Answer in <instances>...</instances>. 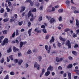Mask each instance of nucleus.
<instances>
[{"mask_svg":"<svg viewBox=\"0 0 79 79\" xmlns=\"http://www.w3.org/2000/svg\"><path fill=\"white\" fill-rule=\"evenodd\" d=\"M8 42H9V41L8 40V39H5L3 41L2 43H1L2 45V46L5 45L6 44H8Z\"/></svg>","mask_w":79,"mask_h":79,"instance_id":"f257e3e1","label":"nucleus"},{"mask_svg":"<svg viewBox=\"0 0 79 79\" xmlns=\"http://www.w3.org/2000/svg\"><path fill=\"white\" fill-rule=\"evenodd\" d=\"M65 45H67V46H68V47L69 48H71V42H70L69 40H67V41L66 42Z\"/></svg>","mask_w":79,"mask_h":79,"instance_id":"f03ea898","label":"nucleus"},{"mask_svg":"<svg viewBox=\"0 0 79 79\" xmlns=\"http://www.w3.org/2000/svg\"><path fill=\"white\" fill-rule=\"evenodd\" d=\"M27 43V42L26 41H24L23 42L22 41L20 42L19 45V47L20 48H22V47H23V46L24 45H26V44Z\"/></svg>","mask_w":79,"mask_h":79,"instance_id":"7ed1b4c3","label":"nucleus"},{"mask_svg":"<svg viewBox=\"0 0 79 79\" xmlns=\"http://www.w3.org/2000/svg\"><path fill=\"white\" fill-rule=\"evenodd\" d=\"M59 39L60 40H61V41H62L63 42H62V45H64V42L66 41L65 39L62 38L61 36H60L59 37Z\"/></svg>","mask_w":79,"mask_h":79,"instance_id":"20e7f679","label":"nucleus"},{"mask_svg":"<svg viewBox=\"0 0 79 79\" xmlns=\"http://www.w3.org/2000/svg\"><path fill=\"white\" fill-rule=\"evenodd\" d=\"M34 66L35 68H36L38 70L40 69V65L37 64V62L35 63Z\"/></svg>","mask_w":79,"mask_h":79,"instance_id":"39448f33","label":"nucleus"},{"mask_svg":"<svg viewBox=\"0 0 79 79\" xmlns=\"http://www.w3.org/2000/svg\"><path fill=\"white\" fill-rule=\"evenodd\" d=\"M62 60H63V58H60L59 59L58 57H56V61L57 62H60V61H62Z\"/></svg>","mask_w":79,"mask_h":79,"instance_id":"423d86ee","label":"nucleus"},{"mask_svg":"<svg viewBox=\"0 0 79 79\" xmlns=\"http://www.w3.org/2000/svg\"><path fill=\"white\" fill-rule=\"evenodd\" d=\"M55 41V38H54V36H52V39H51L50 40V44H52V42H53Z\"/></svg>","mask_w":79,"mask_h":79,"instance_id":"0eeeda50","label":"nucleus"},{"mask_svg":"<svg viewBox=\"0 0 79 79\" xmlns=\"http://www.w3.org/2000/svg\"><path fill=\"white\" fill-rule=\"evenodd\" d=\"M26 10V7L25 6H22L21 7V10L20 11V13H22Z\"/></svg>","mask_w":79,"mask_h":79,"instance_id":"6e6552de","label":"nucleus"},{"mask_svg":"<svg viewBox=\"0 0 79 79\" xmlns=\"http://www.w3.org/2000/svg\"><path fill=\"white\" fill-rule=\"evenodd\" d=\"M13 50L14 52H16L19 50V49L18 48H16V47L14 46L13 47Z\"/></svg>","mask_w":79,"mask_h":79,"instance_id":"1a4fd4ad","label":"nucleus"},{"mask_svg":"<svg viewBox=\"0 0 79 79\" xmlns=\"http://www.w3.org/2000/svg\"><path fill=\"white\" fill-rule=\"evenodd\" d=\"M45 73V69H43L42 70V73H41L40 75V77H42V76Z\"/></svg>","mask_w":79,"mask_h":79,"instance_id":"9d476101","label":"nucleus"},{"mask_svg":"<svg viewBox=\"0 0 79 79\" xmlns=\"http://www.w3.org/2000/svg\"><path fill=\"white\" fill-rule=\"evenodd\" d=\"M55 19L52 18L50 20V23L51 24H52V23H55Z\"/></svg>","mask_w":79,"mask_h":79,"instance_id":"9b49d317","label":"nucleus"},{"mask_svg":"<svg viewBox=\"0 0 79 79\" xmlns=\"http://www.w3.org/2000/svg\"><path fill=\"white\" fill-rule=\"evenodd\" d=\"M76 25L77 26V27H79V20L78 19H76Z\"/></svg>","mask_w":79,"mask_h":79,"instance_id":"f8f14e48","label":"nucleus"},{"mask_svg":"<svg viewBox=\"0 0 79 79\" xmlns=\"http://www.w3.org/2000/svg\"><path fill=\"white\" fill-rule=\"evenodd\" d=\"M52 70H53V67H52L51 65L49 66L47 69L48 71H52Z\"/></svg>","mask_w":79,"mask_h":79,"instance_id":"ddd939ff","label":"nucleus"},{"mask_svg":"<svg viewBox=\"0 0 79 79\" xmlns=\"http://www.w3.org/2000/svg\"><path fill=\"white\" fill-rule=\"evenodd\" d=\"M32 15V12L31 10H29L27 15L28 17L29 18Z\"/></svg>","mask_w":79,"mask_h":79,"instance_id":"4468645a","label":"nucleus"},{"mask_svg":"<svg viewBox=\"0 0 79 79\" xmlns=\"http://www.w3.org/2000/svg\"><path fill=\"white\" fill-rule=\"evenodd\" d=\"M73 67V64H69L67 67V68L68 69H69V68H71Z\"/></svg>","mask_w":79,"mask_h":79,"instance_id":"2eb2a0df","label":"nucleus"},{"mask_svg":"<svg viewBox=\"0 0 79 79\" xmlns=\"http://www.w3.org/2000/svg\"><path fill=\"white\" fill-rule=\"evenodd\" d=\"M50 74V72L49 71H47L45 73V75L46 76H48Z\"/></svg>","mask_w":79,"mask_h":79,"instance_id":"dca6fc26","label":"nucleus"},{"mask_svg":"<svg viewBox=\"0 0 79 79\" xmlns=\"http://www.w3.org/2000/svg\"><path fill=\"white\" fill-rule=\"evenodd\" d=\"M23 62V60H19V62H18V64L20 66L21 65V63Z\"/></svg>","mask_w":79,"mask_h":79,"instance_id":"f3484780","label":"nucleus"},{"mask_svg":"<svg viewBox=\"0 0 79 79\" xmlns=\"http://www.w3.org/2000/svg\"><path fill=\"white\" fill-rule=\"evenodd\" d=\"M31 12H36V11H37V9H36V8H31Z\"/></svg>","mask_w":79,"mask_h":79,"instance_id":"a211bd4d","label":"nucleus"},{"mask_svg":"<svg viewBox=\"0 0 79 79\" xmlns=\"http://www.w3.org/2000/svg\"><path fill=\"white\" fill-rule=\"evenodd\" d=\"M9 19H10L8 18H7L6 19H4L3 20V21H4V23H6V22H7V21H9Z\"/></svg>","mask_w":79,"mask_h":79,"instance_id":"6ab92c4d","label":"nucleus"},{"mask_svg":"<svg viewBox=\"0 0 79 79\" xmlns=\"http://www.w3.org/2000/svg\"><path fill=\"white\" fill-rule=\"evenodd\" d=\"M2 33H3V34H4V35H5V34H7V30H5L4 31H2Z\"/></svg>","mask_w":79,"mask_h":79,"instance_id":"aec40b11","label":"nucleus"},{"mask_svg":"<svg viewBox=\"0 0 79 79\" xmlns=\"http://www.w3.org/2000/svg\"><path fill=\"white\" fill-rule=\"evenodd\" d=\"M68 76H69L68 79H71V73H69L68 74Z\"/></svg>","mask_w":79,"mask_h":79,"instance_id":"412c9836","label":"nucleus"},{"mask_svg":"<svg viewBox=\"0 0 79 79\" xmlns=\"http://www.w3.org/2000/svg\"><path fill=\"white\" fill-rule=\"evenodd\" d=\"M11 48H9L8 50L7 51V53H10L11 52Z\"/></svg>","mask_w":79,"mask_h":79,"instance_id":"4be33fe9","label":"nucleus"},{"mask_svg":"<svg viewBox=\"0 0 79 79\" xmlns=\"http://www.w3.org/2000/svg\"><path fill=\"white\" fill-rule=\"evenodd\" d=\"M16 36H17V35H19V31H18V30L17 29L16 31Z\"/></svg>","mask_w":79,"mask_h":79,"instance_id":"5701e85b","label":"nucleus"},{"mask_svg":"<svg viewBox=\"0 0 79 79\" xmlns=\"http://www.w3.org/2000/svg\"><path fill=\"white\" fill-rule=\"evenodd\" d=\"M31 31H32V29H29L28 31V33L29 35V36H31Z\"/></svg>","mask_w":79,"mask_h":79,"instance_id":"b1692460","label":"nucleus"},{"mask_svg":"<svg viewBox=\"0 0 79 79\" xmlns=\"http://www.w3.org/2000/svg\"><path fill=\"white\" fill-rule=\"evenodd\" d=\"M49 37H50V35L47 34L45 36V39L46 40L47 39H48V38H49Z\"/></svg>","mask_w":79,"mask_h":79,"instance_id":"393cba45","label":"nucleus"},{"mask_svg":"<svg viewBox=\"0 0 79 79\" xmlns=\"http://www.w3.org/2000/svg\"><path fill=\"white\" fill-rule=\"evenodd\" d=\"M77 34H75V33H73V37L74 38L75 37H77Z\"/></svg>","mask_w":79,"mask_h":79,"instance_id":"a878e982","label":"nucleus"},{"mask_svg":"<svg viewBox=\"0 0 79 79\" xmlns=\"http://www.w3.org/2000/svg\"><path fill=\"white\" fill-rule=\"evenodd\" d=\"M9 58L10 59V60H11V61H13V55L10 56Z\"/></svg>","mask_w":79,"mask_h":79,"instance_id":"bb28decb","label":"nucleus"},{"mask_svg":"<svg viewBox=\"0 0 79 79\" xmlns=\"http://www.w3.org/2000/svg\"><path fill=\"white\" fill-rule=\"evenodd\" d=\"M72 53L74 55H77V53H76V51H72Z\"/></svg>","mask_w":79,"mask_h":79,"instance_id":"cd10ccee","label":"nucleus"},{"mask_svg":"<svg viewBox=\"0 0 79 79\" xmlns=\"http://www.w3.org/2000/svg\"><path fill=\"white\" fill-rule=\"evenodd\" d=\"M58 11L59 13H62V12H63V9H60L58 10Z\"/></svg>","mask_w":79,"mask_h":79,"instance_id":"c85d7f7f","label":"nucleus"},{"mask_svg":"<svg viewBox=\"0 0 79 79\" xmlns=\"http://www.w3.org/2000/svg\"><path fill=\"white\" fill-rule=\"evenodd\" d=\"M71 9L73 10H76L77 8L76 7L74 6H72L71 7Z\"/></svg>","mask_w":79,"mask_h":79,"instance_id":"c756f323","label":"nucleus"},{"mask_svg":"<svg viewBox=\"0 0 79 79\" xmlns=\"http://www.w3.org/2000/svg\"><path fill=\"white\" fill-rule=\"evenodd\" d=\"M38 20L40 22L42 20V17L40 16L39 17V18L38 19Z\"/></svg>","mask_w":79,"mask_h":79,"instance_id":"7c9ffc66","label":"nucleus"},{"mask_svg":"<svg viewBox=\"0 0 79 79\" xmlns=\"http://www.w3.org/2000/svg\"><path fill=\"white\" fill-rule=\"evenodd\" d=\"M70 31V29L69 28H66L64 30V32H68V31Z\"/></svg>","mask_w":79,"mask_h":79,"instance_id":"2f4dec72","label":"nucleus"},{"mask_svg":"<svg viewBox=\"0 0 79 79\" xmlns=\"http://www.w3.org/2000/svg\"><path fill=\"white\" fill-rule=\"evenodd\" d=\"M15 21V19H10V23H13V21Z\"/></svg>","mask_w":79,"mask_h":79,"instance_id":"473e14b6","label":"nucleus"},{"mask_svg":"<svg viewBox=\"0 0 79 79\" xmlns=\"http://www.w3.org/2000/svg\"><path fill=\"white\" fill-rule=\"evenodd\" d=\"M4 9L3 8H2L1 10H0V13H3L4 12Z\"/></svg>","mask_w":79,"mask_h":79,"instance_id":"72a5a7b5","label":"nucleus"},{"mask_svg":"<svg viewBox=\"0 0 79 79\" xmlns=\"http://www.w3.org/2000/svg\"><path fill=\"white\" fill-rule=\"evenodd\" d=\"M46 18H47V19H48V21H50V19H51V17L50 16H48L47 15H46Z\"/></svg>","mask_w":79,"mask_h":79,"instance_id":"f704fd0d","label":"nucleus"},{"mask_svg":"<svg viewBox=\"0 0 79 79\" xmlns=\"http://www.w3.org/2000/svg\"><path fill=\"white\" fill-rule=\"evenodd\" d=\"M65 3L66 5H69V3H70V1H69L67 0L66 1Z\"/></svg>","mask_w":79,"mask_h":79,"instance_id":"c9c22d12","label":"nucleus"},{"mask_svg":"<svg viewBox=\"0 0 79 79\" xmlns=\"http://www.w3.org/2000/svg\"><path fill=\"white\" fill-rule=\"evenodd\" d=\"M58 46L59 47V48H60V47H61V44L60 43V42H58Z\"/></svg>","mask_w":79,"mask_h":79,"instance_id":"e433bc0d","label":"nucleus"},{"mask_svg":"<svg viewBox=\"0 0 79 79\" xmlns=\"http://www.w3.org/2000/svg\"><path fill=\"white\" fill-rule=\"evenodd\" d=\"M42 31L43 32H44V33H45V34H46V33H47V30H46V29H43Z\"/></svg>","mask_w":79,"mask_h":79,"instance_id":"4c0bfd02","label":"nucleus"},{"mask_svg":"<svg viewBox=\"0 0 79 79\" xmlns=\"http://www.w3.org/2000/svg\"><path fill=\"white\" fill-rule=\"evenodd\" d=\"M8 6H11V2L8 1Z\"/></svg>","mask_w":79,"mask_h":79,"instance_id":"58836bf2","label":"nucleus"},{"mask_svg":"<svg viewBox=\"0 0 79 79\" xmlns=\"http://www.w3.org/2000/svg\"><path fill=\"white\" fill-rule=\"evenodd\" d=\"M3 71V69L2 68H1V69H0V74H1L2 73Z\"/></svg>","mask_w":79,"mask_h":79,"instance_id":"ea45409f","label":"nucleus"},{"mask_svg":"<svg viewBox=\"0 0 79 79\" xmlns=\"http://www.w3.org/2000/svg\"><path fill=\"white\" fill-rule=\"evenodd\" d=\"M31 53H32V51L31 50H29L27 52L28 54H31Z\"/></svg>","mask_w":79,"mask_h":79,"instance_id":"a19ab883","label":"nucleus"},{"mask_svg":"<svg viewBox=\"0 0 79 79\" xmlns=\"http://www.w3.org/2000/svg\"><path fill=\"white\" fill-rule=\"evenodd\" d=\"M15 36V32H14L12 35V37L14 38Z\"/></svg>","mask_w":79,"mask_h":79,"instance_id":"79ce46f5","label":"nucleus"},{"mask_svg":"<svg viewBox=\"0 0 79 79\" xmlns=\"http://www.w3.org/2000/svg\"><path fill=\"white\" fill-rule=\"evenodd\" d=\"M0 61L1 63H3V62H4V58H2V59L0 60Z\"/></svg>","mask_w":79,"mask_h":79,"instance_id":"37998d69","label":"nucleus"},{"mask_svg":"<svg viewBox=\"0 0 79 79\" xmlns=\"http://www.w3.org/2000/svg\"><path fill=\"white\" fill-rule=\"evenodd\" d=\"M59 21H62V19H63V18H62V17H59L58 19Z\"/></svg>","mask_w":79,"mask_h":79,"instance_id":"c03bdc74","label":"nucleus"},{"mask_svg":"<svg viewBox=\"0 0 79 79\" xmlns=\"http://www.w3.org/2000/svg\"><path fill=\"white\" fill-rule=\"evenodd\" d=\"M10 74L13 76L15 74V72H11L10 73Z\"/></svg>","mask_w":79,"mask_h":79,"instance_id":"a18cd8bd","label":"nucleus"},{"mask_svg":"<svg viewBox=\"0 0 79 79\" xmlns=\"http://www.w3.org/2000/svg\"><path fill=\"white\" fill-rule=\"evenodd\" d=\"M23 21H21L19 23V26H21L22 24H23Z\"/></svg>","mask_w":79,"mask_h":79,"instance_id":"49530a36","label":"nucleus"},{"mask_svg":"<svg viewBox=\"0 0 79 79\" xmlns=\"http://www.w3.org/2000/svg\"><path fill=\"white\" fill-rule=\"evenodd\" d=\"M43 8H44L43 6H40V7L39 10H42Z\"/></svg>","mask_w":79,"mask_h":79,"instance_id":"de8ad7c7","label":"nucleus"},{"mask_svg":"<svg viewBox=\"0 0 79 79\" xmlns=\"http://www.w3.org/2000/svg\"><path fill=\"white\" fill-rule=\"evenodd\" d=\"M58 69H59V70H62V69H63V68H62V67L60 66L58 67Z\"/></svg>","mask_w":79,"mask_h":79,"instance_id":"09e8293b","label":"nucleus"},{"mask_svg":"<svg viewBox=\"0 0 79 79\" xmlns=\"http://www.w3.org/2000/svg\"><path fill=\"white\" fill-rule=\"evenodd\" d=\"M38 60L39 61H41V60H42V57L41 56L38 57Z\"/></svg>","mask_w":79,"mask_h":79,"instance_id":"8fccbe9b","label":"nucleus"},{"mask_svg":"<svg viewBox=\"0 0 79 79\" xmlns=\"http://www.w3.org/2000/svg\"><path fill=\"white\" fill-rule=\"evenodd\" d=\"M78 47H79L78 44H76L74 46V48H78Z\"/></svg>","mask_w":79,"mask_h":79,"instance_id":"3c124183","label":"nucleus"},{"mask_svg":"<svg viewBox=\"0 0 79 79\" xmlns=\"http://www.w3.org/2000/svg\"><path fill=\"white\" fill-rule=\"evenodd\" d=\"M30 5L31 6H32L33 5H34V3H33V2H30Z\"/></svg>","mask_w":79,"mask_h":79,"instance_id":"603ef678","label":"nucleus"},{"mask_svg":"<svg viewBox=\"0 0 79 79\" xmlns=\"http://www.w3.org/2000/svg\"><path fill=\"white\" fill-rule=\"evenodd\" d=\"M48 46L47 45H46L45 47V48L46 49V50H48Z\"/></svg>","mask_w":79,"mask_h":79,"instance_id":"864d4df0","label":"nucleus"},{"mask_svg":"<svg viewBox=\"0 0 79 79\" xmlns=\"http://www.w3.org/2000/svg\"><path fill=\"white\" fill-rule=\"evenodd\" d=\"M74 13H78L79 11L76 10H73Z\"/></svg>","mask_w":79,"mask_h":79,"instance_id":"5fc2aeb1","label":"nucleus"},{"mask_svg":"<svg viewBox=\"0 0 79 79\" xmlns=\"http://www.w3.org/2000/svg\"><path fill=\"white\" fill-rule=\"evenodd\" d=\"M69 59L70 60H73V58L71 56H69Z\"/></svg>","mask_w":79,"mask_h":79,"instance_id":"6e6d98bb","label":"nucleus"},{"mask_svg":"<svg viewBox=\"0 0 79 79\" xmlns=\"http://www.w3.org/2000/svg\"><path fill=\"white\" fill-rule=\"evenodd\" d=\"M4 37H5V36H1L0 37V39L1 40H3V39L4 38Z\"/></svg>","mask_w":79,"mask_h":79,"instance_id":"4d7b16f0","label":"nucleus"},{"mask_svg":"<svg viewBox=\"0 0 79 79\" xmlns=\"http://www.w3.org/2000/svg\"><path fill=\"white\" fill-rule=\"evenodd\" d=\"M4 79H9V76L8 75H6L5 78H4Z\"/></svg>","mask_w":79,"mask_h":79,"instance_id":"13d9d810","label":"nucleus"},{"mask_svg":"<svg viewBox=\"0 0 79 79\" xmlns=\"http://www.w3.org/2000/svg\"><path fill=\"white\" fill-rule=\"evenodd\" d=\"M39 31V29L37 27L35 29V32H37V31Z\"/></svg>","mask_w":79,"mask_h":79,"instance_id":"bf43d9fd","label":"nucleus"},{"mask_svg":"<svg viewBox=\"0 0 79 79\" xmlns=\"http://www.w3.org/2000/svg\"><path fill=\"white\" fill-rule=\"evenodd\" d=\"M31 2H32V0H27L25 1V3H26L27 2H29V3H30Z\"/></svg>","mask_w":79,"mask_h":79,"instance_id":"052dcab7","label":"nucleus"},{"mask_svg":"<svg viewBox=\"0 0 79 79\" xmlns=\"http://www.w3.org/2000/svg\"><path fill=\"white\" fill-rule=\"evenodd\" d=\"M22 54H21V52H19L18 53V56L20 57L21 56Z\"/></svg>","mask_w":79,"mask_h":79,"instance_id":"680f3d73","label":"nucleus"},{"mask_svg":"<svg viewBox=\"0 0 79 79\" xmlns=\"http://www.w3.org/2000/svg\"><path fill=\"white\" fill-rule=\"evenodd\" d=\"M31 24V22H29L28 23V27H30Z\"/></svg>","mask_w":79,"mask_h":79,"instance_id":"e2e57ef3","label":"nucleus"},{"mask_svg":"<svg viewBox=\"0 0 79 79\" xmlns=\"http://www.w3.org/2000/svg\"><path fill=\"white\" fill-rule=\"evenodd\" d=\"M14 61L15 63H18V59H16L14 60Z\"/></svg>","mask_w":79,"mask_h":79,"instance_id":"0e129e2a","label":"nucleus"},{"mask_svg":"<svg viewBox=\"0 0 79 79\" xmlns=\"http://www.w3.org/2000/svg\"><path fill=\"white\" fill-rule=\"evenodd\" d=\"M76 34H79V29H78L76 31Z\"/></svg>","mask_w":79,"mask_h":79,"instance_id":"69168bd1","label":"nucleus"},{"mask_svg":"<svg viewBox=\"0 0 79 79\" xmlns=\"http://www.w3.org/2000/svg\"><path fill=\"white\" fill-rule=\"evenodd\" d=\"M55 10V9L54 7H52L51 10V11H54Z\"/></svg>","mask_w":79,"mask_h":79,"instance_id":"338daca9","label":"nucleus"},{"mask_svg":"<svg viewBox=\"0 0 79 79\" xmlns=\"http://www.w3.org/2000/svg\"><path fill=\"white\" fill-rule=\"evenodd\" d=\"M41 28H44V29H45V26L44 25H42L41 26Z\"/></svg>","mask_w":79,"mask_h":79,"instance_id":"774afa93","label":"nucleus"}]
</instances>
